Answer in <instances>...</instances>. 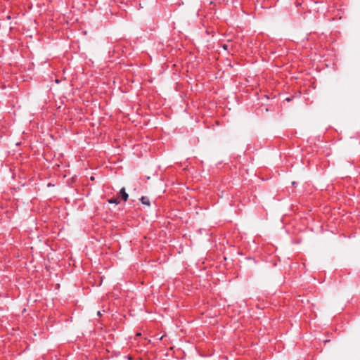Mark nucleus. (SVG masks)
<instances>
[{"label":"nucleus","mask_w":360,"mask_h":360,"mask_svg":"<svg viewBox=\"0 0 360 360\" xmlns=\"http://www.w3.org/2000/svg\"><path fill=\"white\" fill-rule=\"evenodd\" d=\"M297 184V183L295 182V181H292V185L294 186H295Z\"/></svg>","instance_id":"4"},{"label":"nucleus","mask_w":360,"mask_h":360,"mask_svg":"<svg viewBox=\"0 0 360 360\" xmlns=\"http://www.w3.org/2000/svg\"><path fill=\"white\" fill-rule=\"evenodd\" d=\"M120 197H121L122 200L127 201L128 200L129 195L127 193L124 188H122L120 189Z\"/></svg>","instance_id":"1"},{"label":"nucleus","mask_w":360,"mask_h":360,"mask_svg":"<svg viewBox=\"0 0 360 360\" xmlns=\"http://www.w3.org/2000/svg\"><path fill=\"white\" fill-rule=\"evenodd\" d=\"M140 200L141 202V203L143 205H147V206H150V200L148 197L146 196H142L141 198H140Z\"/></svg>","instance_id":"2"},{"label":"nucleus","mask_w":360,"mask_h":360,"mask_svg":"<svg viewBox=\"0 0 360 360\" xmlns=\"http://www.w3.org/2000/svg\"><path fill=\"white\" fill-rule=\"evenodd\" d=\"M285 100H286L287 101H290V98H287Z\"/></svg>","instance_id":"6"},{"label":"nucleus","mask_w":360,"mask_h":360,"mask_svg":"<svg viewBox=\"0 0 360 360\" xmlns=\"http://www.w3.org/2000/svg\"><path fill=\"white\" fill-rule=\"evenodd\" d=\"M223 48L226 49H227V45H226V44L223 45Z\"/></svg>","instance_id":"5"},{"label":"nucleus","mask_w":360,"mask_h":360,"mask_svg":"<svg viewBox=\"0 0 360 360\" xmlns=\"http://www.w3.org/2000/svg\"><path fill=\"white\" fill-rule=\"evenodd\" d=\"M108 202L110 204L118 205L120 203V200L117 198H112L108 200Z\"/></svg>","instance_id":"3"}]
</instances>
